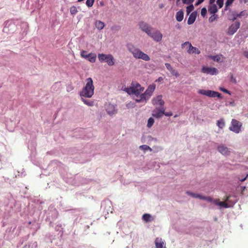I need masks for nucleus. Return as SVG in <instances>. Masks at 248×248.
<instances>
[{
  "instance_id": "obj_54",
  "label": "nucleus",
  "mask_w": 248,
  "mask_h": 248,
  "mask_svg": "<svg viewBox=\"0 0 248 248\" xmlns=\"http://www.w3.org/2000/svg\"><path fill=\"white\" fill-rule=\"evenodd\" d=\"M180 0H176V3L177 4L179 1H180Z\"/></svg>"
},
{
  "instance_id": "obj_47",
  "label": "nucleus",
  "mask_w": 248,
  "mask_h": 248,
  "mask_svg": "<svg viewBox=\"0 0 248 248\" xmlns=\"http://www.w3.org/2000/svg\"><path fill=\"white\" fill-rule=\"evenodd\" d=\"M204 0H198V1L195 4V5H198L202 3Z\"/></svg>"
},
{
  "instance_id": "obj_40",
  "label": "nucleus",
  "mask_w": 248,
  "mask_h": 248,
  "mask_svg": "<svg viewBox=\"0 0 248 248\" xmlns=\"http://www.w3.org/2000/svg\"><path fill=\"white\" fill-rule=\"evenodd\" d=\"M81 57L86 59L88 58V54H87V51L85 50H82L81 51Z\"/></svg>"
},
{
  "instance_id": "obj_25",
  "label": "nucleus",
  "mask_w": 248,
  "mask_h": 248,
  "mask_svg": "<svg viewBox=\"0 0 248 248\" xmlns=\"http://www.w3.org/2000/svg\"><path fill=\"white\" fill-rule=\"evenodd\" d=\"M96 55L95 53H90L88 54V58L86 59L90 62L93 63L95 62Z\"/></svg>"
},
{
  "instance_id": "obj_27",
  "label": "nucleus",
  "mask_w": 248,
  "mask_h": 248,
  "mask_svg": "<svg viewBox=\"0 0 248 248\" xmlns=\"http://www.w3.org/2000/svg\"><path fill=\"white\" fill-rule=\"evenodd\" d=\"M95 27L98 30H102L104 28L105 26V24L104 22L101 21H97L95 23Z\"/></svg>"
},
{
  "instance_id": "obj_50",
  "label": "nucleus",
  "mask_w": 248,
  "mask_h": 248,
  "mask_svg": "<svg viewBox=\"0 0 248 248\" xmlns=\"http://www.w3.org/2000/svg\"><path fill=\"white\" fill-rule=\"evenodd\" d=\"M159 8H160V9L163 8L164 7V5H163V4H162V3L160 4L159 5Z\"/></svg>"
},
{
  "instance_id": "obj_17",
  "label": "nucleus",
  "mask_w": 248,
  "mask_h": 248,
  "mask_svg": "<svg viewBox=\"0 0 248 248\" xmlns=\"http://www.w3.org/2000/svg\"><path fill=\"white\" fill-rule=\"evenodd\" d=\"M156 248H166L164 241L162 238L157 237L155 240Z\"/></svg>"
},
{
  "instance_id": "obj_35",
  "label": "nucleus",
  "mask_w": 248,
  "mask_h": 248,
  "mask_svg": "<svg viewBox=\"0 0 248 248\" xmlns=\"http://www.w3.org/2000/svg\"><path fill=\"white\" fill-rule=\"evenodd\" d=\"M238 17L237 13L233 12L231 15V17L229 18L230 20L234 21Z\"/></svg>"
},
{
  "instance_id": "obj_43",
  "label": "nucleus",
  "mask_w": 248,
  "mask_h": 248,
  "mask_svg": "<svg viewBox=\"0 0 248 248\" xmlns=\"http://www.w3.org/2000/svg\"><path fill=\"white\" fill-rule=\"evenodd\" d=\"M207 13V10L205 8H202L201 10V15L204 17Z\"/></svg>"
},
{
  "instance_id": "obj_15",
  "label": "nucleus",
  "mask_w": 248,
  "mask_h": 248,
  "mask_svg": "<svg viewBox=\"0 0 248 248\" xmlns=\"http://www.w3.org/2000/svg\"><path fill=\"white\" fill-rule=\"evenodd\" d=\"M155 85H150L146 89L144 93H143L145 96H146L147 99H149V98L151 97L154 91H155Z\"/></svg>"
},
{
  "instance_id": "obj_4",
  "label": "nucleus",
  "mask_w": 248,
  "mask_h": 248,
  "mask_svg": "<svg viewBox=\"0 0 248 248\" xmlns=\"http://www.w3.org/2000/svg\"><path fill=\"white\" fill-rule=\"evenodd\" d=\"M98 58L100 62H106L109 66H112L114 64V57L110 54L108 55L103 53L99 54Z\"/></svg>"
},
{
  "instance_id": "obj_34",
  "label": "nucleus",
  "mask_w": 248,
  "mask_h": 248,
  "mask_svg": "<svg viewBox=\"0 0 248 248\" xmlns=\"http://www.w3.org/2000/svg\"><path fill=\"white\" fill-rule=\"evenodd\" d=\"M212 15L209 18V21L210 22H214L217 18V15H216L215 14H212Z\"/></svg>"
},
{
  "instance_id": "obj_52",
  "label": "nucleus",
  "mask_w": 248,
  "mask_h": 248,
  "mask_svg": "<svg viewBox=\"0 0 248 248\" xmlns=\"http://www.w3.org/2000/svg\"><path fill=\"white\" fill-rule=\"evenodd\" d=\"M176 27L177 29H180L181 28V26L179 24H177L176 25Z\"/></svg>"
},
{
  "instance_id": "obj_46",
  "label": "nucleus",
  "mask_w": 248,
  "mask_h": 248,
  "mask_svg": "<svg viewBox=\"0 0 248 248\" xmlns=\"http://www.w3.org/2000/svg\"><path fill=\"white\" fill-rule=\"evenodd\" d=\"M163 115H165L166 116H171L172 115V113L171 112H165L164 111Z\"/></svg>"
},
{
  "instance_id": "obj_21",
  "label": "nucleus",
  "mask_w": 248,
  "mask_h": 248,
  "mask_svg": "<svg viewBox=\"0 0 248 248\" xmlns=\"http://www.w3.org/2000/svg\"><path fill=\"white\" fill-rule=\"evenodd\" d=\"M137 97V98L135 99V101L137 103L144 102L145 103L148 100L146 96H145L144 95L141 93Z\"/></svg>"
},
{
  "instance_id": "obj_36",
  "label": "nucleus",
  "mask_w": 248,
  "mask_h": 248,
  "mask_svg": "<svg viewBox=\"0 0 248 248\" xmlns=\"http://www.w3.org/2000/svg\"><path fill=\"white\" fill-rule=\"evenodd\" d=\"M201 200H206L209 202H213L215 200H213L211 197H206L203 196L202 195Z\"/></svg>"
},
{
  "instance_id": "obj_53",
  "label": "nucleus",
  "mask_w": 248,
  "mask_h": 248,
  "mask_svg": "<svg viewBox=\"0 0 248 248\" xmlns=\"http://www.w3.org/2000/svg\"><path fill=\"white\" fill-rule=\"evenodd\" d=\"M230 196H227V197H226V201H227V202H229V199H230Z\"/></svg>"
},
{
  "instance_id": "obj_57",
  "label": "nucleus",
  "mask_w": 248,
  "mask_h": 248,
  "mask_svg": "<svg viewBox=\"0 0 248 248\" xmlns=\"http://www.w3.org/2000/svg\"><path fill=\"white\" fill-rule=\"evenodd\" d=\"M100 4H101V5H103V3H102V2H101V3H100Z\"/></svg>"
},
{
  "instance_id": "obj_18",
  "label": "nucleus",
  "mask_w": 248,
  "mask_h": 248,
  "mask_svg": "<svg viewBox=\"0 0 248 248\" xmlns=\"http://www.w3.org/2000/svg\"><path fill=\"white\" fill-rule=\"evenodd\" d=\"M197 16V12L196 11L193 12L191 14H190L187 20V24H192L195 22Z\"/></svg>"
},
{
  "instance_id": "obj_19",
  "label": "nucleus",
  "mask_w": 248,
  "mask_h": 248,
  "mask_svg": "<svg viewBox=\"0 0 248 248\" xmlns=\"http://www.w3.org/2000/svg\"><path fill=\"white\" fill-rule=\"evenodd\" d=\"M165 66L167 69L171 73V74L173 76L177 77L179 76V74L176 70L174 69L170 63H166Z\"/></svg>"
},
{
  "instance_id": "obj_1",
  "label": "nucleus",
  "mask_w": 248,
  "mask_h": 248,
  "mask_svg": "<svg viewBox=\"0 0 248 248\" xmlns=\"http://www.w3.org/2000/svg\"><path fill=\"white\" fill-rule=\"evenodd\" d=\"M86 85L80 92L79 94L81 97L90 98L94 93V87L93 85V81L92 78H89L86 79Z\"/></svg>"
},
{
  "instance_id": "obj_39",
  "label": "nucleus",
  "mask_w": 248,
  "mask_h": 248,
  "mask_svg": "<svg viewBox=\"0 0 248 248\" xmlns=\"http://www.w3.org/2000/svg\"><path fill=\"white\" fill-rule=\"evenodd\" d=\"M94 0H87L86 4L89 7H92L94 3Z\"/></svg>"
},
{
  "instance_id": "obj_12",
  "label": "nucleus",
  "mask_w": 248,
  "mask_h": 248,
  "mask_svg": "<svg viewBox=\"0 0 248 248\" xmlns=\"http://www.w3.org/2000/svg\"><path fill=\"white\" fill-rule=\"evenodd\" d=\"M202 71L204 73L211 75H217L218 74V70L214 67L212 68L203 66Z\"/></svg>"
},
{
  "instance_id": "obj_24",
  "label": "nucleus",
  "mask_w": 248,
  "mask_h": 248,
  "mask_svg": "<svg viewBox=\"0 0 248 248\" xmlns=\"http://www.w3.org/2000/svg\"><path fill=\"white\" fill-rule=\"evenodd\" d=\"M214 203L216 205H218L221 207H223L226 208L230 207V206L228 205V203L225 202H218V200H214Z\"/></svg>"
},
{
  "instance_id": "obj_48",
  "label": "nucleus",
  "mask_w": 248,
  "mask_h": 248,
  "mask_svg": "<svg viewBox=\"0 0 248 248\" xmlns=\"http://www.w3.org/2000/svg\"><path fill=\"white\" fill-rule=\"evenodd\" d=\"M243 54H244V56L246 58H247V59H248V51H244V52Z\"/></svg>"
},
{
  "instance_id": "obj_49",
  "label": "nucleus",
  "mask_w": 248,
  "mask_h": 248,
  "mask_svg": "<svg viewBox=\"0 0 248 248\" xmlns=\"http://www.w3.org/2000/svg\"><path fill=\"white\" fill-rule=\"evenodd\" d=\"M248 176V174L244 178H242V179H240V180L241 181V182H244L246 180V178H247V177Z\"/></svg>"
},
{
  "instance_id": "obj_42",
  "label": "nucleus",
  "mask_w": 248,
  "mask_h": 248,
  "mask_svg": "<svg viewBox=\"0 0 248 248\" xmlns=\"http://www.w3.org/2000/svg\"><path fill=\"white\" fill-rule=\"evenodd\" d=\"M194 0H182L183 3L186 4H191Z\"/></svg>"
},
{
  "instance_id": "obj_22",
  "label": "nucleus",
  "mask_w": 248,
  "mask_h": 248,
  "mask_svg": "<svg viewBox=\"0 0 248 248\" xmlns=\"http://www.w3.org/2000/svg\"><path fill=\"white\" fill-rule=\"evenodd\" d=\"M208 12L211 14H216L217 12V8L216 4H211L208 7Z\"/></svg>"
},
{
  "instance_id": "obj_11",
  "label": "nucleus",
  "mask_w": 248,
  "mask_h": 248,
  "mask_svg": "<svg viewBox=\"0 0 248 248\" xmlns=\"http://www.w3.org/2000/svg\"><path fill=\"white\" fill-rule=\"evenodd\" d=\"M240 25L239 22H236L234 24H232L228 28L227 33L229 35L233 34L239 28Z\"/></svg>"
},
{
  "instance_id": "obj_31",
  "label": "nucleus",
  "mask_w": 248,
  "mask_h": 248,
  "mask_svg": "<svg viewBox=\"0 0 248 248\" xmlns=\"http://www.w3.org/2000/svg\"><path fill=\"white\" fill-rule=\"evenodd\" d=\"M154 122H155L154 119L152 117L150 118L148 120V123L147 124V126L148 128L151 127L153 126Z\"/></svg>"
},
{
  "instance_id": "obj_3",
  "label": "nucleus",
  "mask_w": 248,
  "mask_h": 248,
  "mask_svg": "<svg viewBox=\"0 0 248 248\" xmlns=\"http://www.w3.org/2000/svg\"><path fill=\"white\" fill-rule=\"evenodd\" d=\"M144 88L138 83L132 82L130 87L124 89L125 91L129 94H134L138 97L143 91Z\"/></svg>"
},
{
  "instance_id": "obj_7",
  "label": "nucleus",
  "mask_w": 248,
  "mask_h": 248,
  "mask_svg": "<svg viewBox=\"0 0 248 248\" xmlns=\"http://www.w3.org/2000/svg\"><path fill=\"white\" fill-rule=\"evenodd\" d=\"M231 123L232 125L229 127L230 130L235 133H239L242 126L241 123L235 119H232Z\"/></svg>"
},
{
  "instance_id": "obj_33",
  "label": "nucleus",
  "mask_w": 248,
  "mask_h": 248,
  "mask_svg": "<svg viewBox=\"0 0 248 248\" xmlns=\"http://www.w3.org/2000/svg\"><path fill=\"white\" fill-rule=\"evenodd\" d=\"M234 0H227L225 2V10H227L228 7L230 6L234 1Z\"/></svg>"
},
{
  "instance_id": "obj_32",
  "label": "nucleus",
  "mask_w": 248,
  "mask_h": 248,
  "mask_svg": "<svg viewBox=\"0 0 248 248\" xmlns=\"http://www.w3.org/2000/svg\"><path fill=\"white\" fill-rule=\"evenodd\" d=\"M82 101L86 105L89 106H93V102L90 100H86L83 98H81Z\"/></svg>"
},
{
  "instance_id": "obj_6",
  "label": "nucleus",
  "mask_w": 248,
  "mask_h": 248,
  "mask_svg": "<svg viewBox=\"0 0 248 248\" xmlns=\"http://www.w3.org/2000/svg\"><path fill=\"white\" fill-rule=\"evenodd\" d=\"M181 46L182 48H184L186 47V48H188L187 52L189 54L197 53L198 54H199L201 52L200 51L197 47L193 46L188 41L182 44Z\"/></svg>"
},
{
  "instance_id": "obj_30",
  "label": "nucleus",
  "mask_w": 248,
  "mask_h": 248,
  "mask_svg": "<svg viewBox=\"0 0 248 248\" xmlns=\"http://www.w3.org/2000/svg\"><path fill=\"white\" fill-rule=\"evenodd\" d=\"M194 7L192 4L187 6L186 10L187 15H189L190 13L194 10Z\"/></svg>"
},
{
  "instance_id": "obj_45",
  "label": "nucleus",
  "mask_w": 248,
  "mask_h": 248,
  "mask_svg": "<svg viewBox=\"0 0 248 248\" xmlns=\"http://www.w3.org/2000/svg\"><path fill=\"white\" fill-rule=\"evenodd\" d=\"M245 11H242L240 13L237 14L238 17H241L242 16H245Z\"/></svg>"
},
{
  "instance_id": "obj_51",
  "label": "nucleus",
  "mask_w": 248,
  "mask_h": 248,
  "mask_svg": "<svg viewBox=\"0 0 248 248\" xmlns=\"http://www.w3.org/2000/svg\"><path fill=\"white\" fill-rule=\"evenodd\" d=\"M215 1V0H210V4H214Z\"/></svg>"
},
{
  "instance_id": "obj_26",
  "label": "nucleus",
  "mask_w": 248,
  "mask_h": 248,
  "mask_svg": "<svg viewBox=\"0 0 248 248\" xmlns=\"http://www.w3.org/2000/svg\"><path fill=\"white\" fill-rule=\"evenodd\" d=\"M142 219L146 222H151L153 219L152 217V216L149 214H144L142 216Z\"/></svg>"
},
{
  "instance_id": "obj_23",
  "label": "nucleus",
  "mask_w": 248,
  "mask_h": 248,
  "mask_svg": "<svg viewBox=\"0 0 248 248\" xmlns=\"http://www.w3.org/2000/svg\"><path fill=\"white\" fill-rule=\"evenodd\" d=\"M184 12L181 10L176 14V19L178 22H181L184 18Z\"/></svg>"
},
{
  "instance_id": "obj_41",
  "label": "nucleus",
  "mask_w": 248,
  "mask_h": 248,
  "mask_svg": "<svg viewBox=\"0 0 248 248\" xmlns=\"http://www.w3.org/2000/svg\"><path fill=\"white\" fill-rule=\"evenodd\" d=\"M217 3L219 6V8L222 7L224 4V0H217Z\"/></svg>"
},
{
  "instance_id": "obj_37",
  "label": "nucleus",
  "mask_w": 248,
  "mask_h": 248,
  "mask_svg": "<svg viewBox=\"0 0 248 248\" xmlns=\"http://www.w3.org/2000/svg\"><path fill=\"white\" fill-rule=\"evenodd\" d=\"M77 12L78 10L76 6H73L70 8V13L72 15H75Z\"/></svg>"
},
{
  "instance_id": "obj_2",
  "label": "nucleus",
  "mask_w": 248,
  "mask_h": 248,
  "mask_svg": "<svg viewBox=\"0 0 248 248\" xmlns=\"http://www.w3.org/2000/svg\"><path fill=\"white\" fill-rule=\"evenodd\" d=\"M128 50L131 53L133 57L137 59H141L145 61H149L150 60V57L146 54L143 52L138 48L130 45L128 46Z\"/></svg>"
},
{
  "instance_id": "obj_56",
  "label": "nucleus",
  "mask_w": 248,
  "mask_h": 248,
  "mask_svg": "<svg viewBox=\"0 0 248 248\" xmlns=\"http://www.w3.org/2000/svg\"><path fill=\"white\" fill-rule=\"evenodd\" d=\"M231 78H232V79H233V76L232 75Z\"/></svg>"
},
{
  "instance_id": "obj_38",
  "label": "nucleus",
  "mask_w": 248,
  "mask_h": 248,
  "mask_svg": "<svg viewBox=\"0 0 248 248\" xmlns=\"http://www.w3.org/2000/svg\"><path fill=\"white\" fill-rule=\"evenodd\" d=\"M140 149L143 150H151V148L148 145H142L140 146Z\"/></svg>"
},
{
  "instance_id": "obj_9",
  "label": "nucleus",
  "mask_w": 248,
  "mask_h": 248,
  "mask_svg": "<svg viewBox=\"0 0 248 248\" xmlns=\"http://www.w3.org/2000/svg\"><path fill=\"white\" fill-rule=\"evenodd\" d=\"M165 111V109L163 107L156 108L153 111L152 115L155 118H159L163 116Z\"/></svg>"
},
{
  "instance_id": "obj_55",
  "label": "nucleus",
  "mask_w": 248,
  "mask_h": 248,
  "mask_svg": "<svg viewBox=\"0 0 248 248\" xmlns=\"http://www.w3.org/2000/svg\"><path fill=\"white\" fill-rule=\"evenodd\" d=\"M233 80H234V82L235 83L236 82V79H233Z\"/></svg>"
},
{
  "instance_id": "obj_20",
  "label": "nucleus",
  "mask_w": 248,
  "mask_h": 248,
  "mask_svg": "<svg viewBox=\"0 0 248 248\" xmlns=\"http://www.w3.org/2000/svg\"><path fill=\"white\" fill-rule=\"evenodd\" d=\"M208 57L210 59L213 60V61L217 62H222V61H223L222 59H223V56L221 54L217 55L216 56L210 55V56H208Z\"/></svg>"
},
{
  "instance_id": "obj_8",
  "label": "nucleus",
  "mask_w": 248,
  "mask_h": 248,
  "mask_svg": "<svg viewBox=\"0 0 248 248\" xmlns=\"http://www.w3.org/2000/svg\"><path fill=\"white\" fill-rule=\"evenodd\" d=\"M149 36L152 37L154 40L156 42H159L162 40V34L158 31H155L152 32V31H150V34H148Z\"/></svg>"
},
{
  "instance_id": "obj_10",
  "label": "nucleus",
  "mask_w": 248,
  "mask_h": 248,
  "mask_svg": "<svg viewBox=\"0 0 248 248\" xmlns=\"http://www.w3.org/2000/svg\"><path fill=\"white\" fill-rule=\"evenodd\" d=\"M140 28L147 34H150V31L152 28L148 25V24L143 21H141L139 24Z\"/></svg>"
},
{
  "instance_id": "obj_5",
  "label": "nucleus",
  "mask_w": 248,
  "mask_h": 248,
  "mask_svg": "<svg viewBox=\"0 0 248 248\" xmlns=\"http://www.w3.org/2000/svg\"><path fill=\"white\" fill-rule=\"evenodd\" d=\"M198 93L199 94H202L210 97H217L218 98H221L222 97L221 93H219L218 92L209 90H205L201 89L198 91Z\"/></svg>"
},
{
  "instance_id": "obj_16",
  "label": "nucleus",
  "mask_w": 248,
  "mask_h": 248,
  "mask_svg": "<svg viewBox=\"0 0 248 248\" xmlns=\"http://www.w3.org/2000/svg\"><path fill=\"white\" fill-rule=\"evenodd\" d=\"M106 111L109 115H113L117 113L116 106L111 104H108L107 106Z\"/></svg>"
},
{
  "instance_id": "obj_13",
  "label": "nucleus",
  "mask_w": 248,
  "mask_h": 248,
  "mask_svg": "<svg viewBox=\"0 0 248 248\" xmlns=\"http://www.w3.org/2000/svg\"><path fill=\"white\" fill-rule=\"evenodd\" d=\"M217 150L220 154L225 156L229 155L231 153L230 149L223 144L218 145Z\"/></svg>"
},
{
  "instance_id": "obj_28",
  "label": "nucleus",
  "mask_w": 248,
  "mask_h": 248,
  "mask_svg": "<svg viewBox=\"0 0 248 248\" xmlns=\"http://www.w3.org/2000/svg\"><path fill=\"white\" fill-rule=\"evenodd\" d=\"M186 193L193 197V198H198V199H200L201 200L202 199V195H201V194H196V193H192L191 192H190V191H186Z\"/></svg>"
},
{
  "instance_id": "obj_29",
  "label": "nucleus",
  "mask_w": 248,
  "mask_h": 248,
  "mask_svg": "<svg viewBox=\"0 0 248 248\" xmlns=\"http://www.w3.org/2000/svg\"><path fill=\"white\" fill-rule=\"evenodd\" d=\"M217 125L219 128L222 129L225 126V122L223 119L217 121Z\"/></svg>"
},
{
  "instance_id": "obj_14",
  "label": "nucleus",
  "mask_w": 248,
  "mask_h": 248,
  "mask_svg": "<svg viewBox=\"0 0 248 248\" xmlns=\"http://www.w3.org/2000/svg\"><path fill=\"white\" fill-rule=\"evenodd\" d=\"M152 101L154 105L163 106L164 105V101L162 100V96L161 95H157L155 97L153 98Z\"/></svg>"
},
{
  "instance_id": "obj_44",
  "label": "nucleus",
  "mask_w": 248,
  "mask_h": 248,
  "mask_svg": "<svg viewBox=\"0 0 248 248\" xmlns=\"http://www.w3.org/2000/svg\"><path fill=\"white\" fill-rule=\"evenodd\" d=\"M220 90L221 91L223 92L224 93H228V94H231V93H230V91H228V90H227V89H225V88H220Z\"/></svg>"
}]
</instances>
